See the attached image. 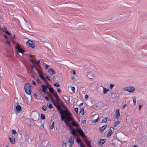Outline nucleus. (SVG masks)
<instances>
[{
    "label": "nucleus",
    "instance_id": "1",
    "mask_svg": "<svg viewBox=\"0 0 147 147\" xmlns=\"http://www.w3.org/2000/svg\"><path fill=\"white\" fill-rule=\"evenodd\" d=\"M55 97L56 98V101L53 99L51 101L54 105L55 106L57 109L59 111L63 110L60 106V102L61 100L57 94L55 95Z\"/></svg>",
    "mask_w": 147,
    "mask_h": 147
},
{
    "label": "nucleus",
    "instance_id": "2",
    "mask_svg": "<svg viewBox=\"0 0 147 147\" xmlns=\"http://www.w3.org/2000/svg\"><path fill=\"white\" fill-rule=\"evenodd\" d=\"M73 120V119L71 116L65 118V119L64 120V122L66 125L69 126L71 129H72V127L69 122L70 121L72 122Z\"/></svg>",
    "mask_w": 147,
    "mask_h": 147
},
{
    "label": "nucleus",
    "instance_id": "3",
    "mask_svg": "<svg viewBox=\"0 0 147 147\" xmlns=\"http://www.w3.org/2000/svg\"><path fill=\"white\" fill-rule=\"evenodd\" d=\"M31 116L34 120L36 121L38 120L39 115L37 112H32Z\"/></svg>",
    "mask_w": 147,
    "mask_h": 147
},
{
    "label": "nucleus",
    "instance_id": "4",
    "mask_svg": "<svg viewBox=\"0 0 147 147\" xmlns=\"http://www.w3.org/2000/svg\"><path fill=\"white\" fill-rule=\"evenodd\" d=\"M24 89L27 94H30L31 87L29 83H27L25 84L24 86Z\"/></svg>",
    "mask_w": 147,
    "mask_h": 147
},
{
    "label": "nucleus",
    "instance_id": "5",
    "mask_svg": "<svg viewBox=\"0 0 147 147\" xmlns=\"http://www.w3.org/2000/svg\"><path fill=\"white\" fill-rule=\"evenodd\" d=\"M123 90L125 91H127L129 92H133L135 90V88L133 86H129L124 88Z\"/></svg>",
    "mask_w": 147,
    "mask_h": 147
},
{
    "label": "nucleus",
    "instance_id": "6",
    "mask_svg": "<svg viewBox=\"0 0 147 147\" xmlns=\"http://www.w3.org/2000/svg\"><path fill=\"white\" fill-rule=\"evenodd\" d=\"M26 45L27 46L31 47L33 49L35 48L34 44L32 41L30 40H28V41L26 42Z\"/></svg>",
    "mask_w": 147,
    "mask_h": 147
},
{
    "label": "nucleus",
    "instance_id": "7",
    "mask_svg": "<svg viewBox=\"0 0 147 147\" xmlns=\"http://www.w3.org/2000/svg\"><path fill=\"white\" fill-rule=\"evenodd\" d=\"M75 131H77L82 137L84 138H86V137L84 134V133L82 131L80 127L79 129L77 128Z\"/></svg>",
    "mask_w": 147,
    "mask_h": 147
},
{
    "label": "nucleus",
    "instance_id": "8",
    "mask_svg": "<svg viewBox=\"0 0 147 147\" xmlns=\"http://www.w3.org/2000/svg\"><path fill=\"white\" fill-rule=\"evenodd\" d=\"M16 48L17 52L21 53L23 54L25 52L24 50L20 47L19 45L18 44L17 45Z\"/></svg>",
    "mask_w": 147,
    "mask_h": 147
},
{
    "label": "nucleus",
    "instance_id": "9",
    "mask_svg": "<svg viewBox=\"0 0 147 147\" xmlns=\"http://www.w3.org/2000/svg\"><path fill=\"white\" fill-rule=\"evenodd\" d=\"M113 144L115 147H120L121 145V143L119 140H116L113 143Z\"/></svg>",
    "mask_w": 147,
    "mask_h": 147
},
{
    "label": "nucleus",
    "instance_id": "10",
    "mask_svg": "<svg viewBox=\"0 0 147 147\" xmlns=\"http://www.w3.org/2000/svg\"><path fill=\"white\" fill-rule=\"evenodd\" d=\"M114 129L113 127L110 128L109 129L107 135V136L108 138L110 137L111 136V135L113 134V132L114 131Z\"/></svg>",
    "mask_w": 147,
    "mask_h": 147
},
{
    "label": "nucleus",
    "instance_id": "11",
    "mask_svg": "<svg viewBox=\"0 0 147 147\" xmlns=\"http://www.w3.org/2000/svg\"><path fill=\"white\" fill-rule=\"evenodd\" d=\"M41 87L42 88L41 91L44 93H45L46 92V90L48 88L47 85L46 84L42 85L41 86Z\"/></svg>",
    "mask_w": 147,
    "mask_h": 147
},
{
    "label": "nucleus",
    "instance_id": "12",
    "mask_svg": "<svg viewBox=\"0 0 147 147\" xmlns=\"http://www.w3.org/2000/svg\"><path fill=\"white\" fill-rule=\"evenodd\" d=\"M67 110L66 109H65L64 112L65 114V115L64 116L65 118L71 116V113L67 111Z\"/></svg>",
    "mask_w": 147,
    "mask_h": 147
},
{
    "label": "nucleus",
    "instance_id": "13",
    "mask_svg": "<svg viewBox=\"0 0 147 147\" xmlns=\"http://www.w3.org/2000/svg\"><path fill=\"white\" fill-rule=\"evenodd\" d=\"M60 114L61 115V118L62 121L64 120L65 119V117L63 115V113L64 112L63 110L61 111H59Z\"/></svg>",
    "mask_w": 147,
    "mask_h": 147
},
{
    "label": "nucleus",
    "instance_id": "14",
    "mask_svg": "<svg viewBox=\"0 0 147 147\" xmlns=\"http://www.w3.org/2000/svg\"><path fill=\"white\" fill-rule=\"evenodd\" d=\"M49 90V92L52 94H53L54 96H55V95H56V94H57L56 92H55L54 91V89L52 87H51L50 88H48Z\"/></svg>",
    "mask_w": 147,
    "mask_h": 147
},
{
    "label": "nucleus",
    "instance_id": "15",
    "mask_svg": "<svg viewBox=\"0 0 147 147\" xmlns=\"http://www.w3.org/2000/svg\"><path fill=\"white\" fill-rule=\"evenodd\" d=\"M106 141V139H101L98 143V145L99 146H101Z\"/></svg>",
    "mask_w": 147,
    "mask_h": 147
},
{
    "label": "nucleus",
    "instance_id": "16",
    "mask_svg": "<svg viewBox=\"0 0 147 147\" xmlns=\"http://www.w3.org/2000/svg\"><path fill=\"white\" fill-rule=\"evenodd\" d=\"M74 136H71L69 139L68 143L69 144H74Z\"/></svg>",
    "mask_w": 147,
    "mask_h": 147
},
{
    "label": "nucleus",
    "instance_id": "17",
    "mask_svg": "<svg viewBox=\"0 0 147 147\" xmlns=\"http://www.w3.org/2000/svg\"><path fill=\"white\" fill-rule=\"evenodd\" d=\"M87 77L90 79H92L94 77V75L92 72H89L87 74Z\"/></svg>",
    "mask_w": 147,
    "mask_h": 147
},
{
    "label": "nucleus",
    "instance_id": "18",
    "mask_svg": "<svg viewBox=\"0 0 147 147\" xmlns=\"http://www.w3.org/2000/svg\"><path fill=\"white\" fill-rule=\"evenodd\" d=\"M48 71L50 74L51 75H53L55 74V71H54V69H53L52 68H51L49 69L48 70Z\"/></svg>",
    "mask_w": 147,
    "mask_h": 147
},
{
    "label": "nucleus",
    "instance_id": "19",
    "mask_svg": "<svg viewBox=\"0 0 147 147\" xmlns=\"http://www.w3.org/2000/svg\"><path fill=\"white\" fill-rule=\"evenodd\" d=\"M71 126L72 125L74 126H78V124L76 121H72L71 123ZM72 127V126H71Z\"/></svg>",
    "mask_w": 147,
    "mask_h": 147
},
{
    "label": "nucleus",
    "instance_id": "20",
    "mask_svg": "<svg viewBox=\"0 0 147 147\" xmlns=\"http://www.w3.org/2000/svg\"><path fill=\"white\" fill-rule=\"evenodd\" d=\"M45 93L49 97L51 100V101L53 99V98L52 95L48 92H47Z\"/></svg>",
    "mask_w": 147,
    "mask_h": 147
},
{
    "label": "nucleus",
    "instance_id": "21",
    "mask_svg": "<svg viewBox=\"0 0 147 147\" xmlns=\"http://www.w3.org/2000/svg\"><path fill=\"white\" fill-rule=\"evenodd\" d=\"M116 116H115V118L116 119L118 118L120 116V114L119 112V110L117 109L116 110Z\"/></svg>",
    "mask_w": 147,
    "mask_h": 147
},
{
    "label": "nucleus",
    "instance_id": "22",
    "mask_svg": "<svg viewBox=\"0 0 147 147\" xmlns=\"http://www.w3.org/2000/svg\"><path fill=\"white\" fill-rule=\"evenodd\" d=\"M132 120V118L130 117H126V121L129 124L131 122Z\"/></svg>",
    "mask_w": 147,
    "mask_h": 147
},
{
    "label": "nucleus",
    "instance_id": "23",
    "mask_svg": "<svg viewBox=\"0 0 147 147\" xmlns=\"http://www.w3.org/2000/svg\"><path fill=\"white\" fill-rule=\"evenodd\" d=\"M16 110L17 111H22L21 107L20 105H17L16 107Z\"/></svg>",
    "mask_w": 147,
    "mask_h": 147
},
{
    "label": "nucleus",
    "instance_id": "24",
    "mask_svg": "<svg viewBox=\"0 0 147 147\" xmlns=\"http://www.w3.org/2000/svg\"><path fill=\"white\" fill-rule=\"evenodd\" d=\"M61 106L63 108H65V109H68L67 107L65 105L62 100L60 101V106L61 107Z\"/></svg>",
    "mask_w": 147,
    "mask_h": 147
},
{
    "label": "nucleus",
    "instance_id": "25",
    "mask_svg": "<svg viewBox=\"0 0 147 147\" xmlns=\"http://www.w3.org/2000/svg\"><path fill=\"white\" fill-rule=\"evenodd\" d=\"M107 127V125H104L102 126L100 128V129L101 131V132H102L105 130Z\"/></svg>",
    "mask_w": 147,
    "mask_h": 147
},
{
    "label": "nucleus",
    "instance_id": "26",
    "mask_svg": "<svg viewBox=\"0 0 147 147\" xmlns=\"http://www.w3.org/2000/svg\"><path fill=\"white\" fill-rule=\"evenodd\" d=\"M84 140L85 141L86 144L89 146H90V142L88 140H87L86 139H84Z\"/></svg>",
    "mask_w": 147,
    "mask_h": 147
},
{
    "label": "nucleus",
    "instance_id": "27",
    "mask_svg": "<svg viewBox=\"0 0 147 147\" xmlns=\"http://www.w3.org/2000/svg\"><path fill=\"white\" fill-rule=\"evenodd\" d=\"M103 93L104 94H106L109 91V89H107L104 87H103Z\"/></svg>",
    "mask_w": 147,
    "mask_h": 147
},
{
    "label": "nucleus",
    "instance_id": "28",
    "mask_svg": "<svg viewBox=\"0 0 147 147\" xmlns=\"http://www.w3.org/2000/svg\"><path fill=\"white\" fill-rule=\"evenodd\" d=\"M39 76L40 77L44 80L45 82L46 83H48V82L46 81L45 78L43 76H42V75H40L39 74Z\"/></svg>",
    "mask_w": 147,
    "mask_h": 147
},
{
    "label": "nucleus",
    "instance_id": "29",
    "mask_svg": "<svg viewBox=\"0 0 147 147\" xmlns=\"http://www.w3.org/2000/svg\"><path fill=\"white\" fill-rule=\"evenodd\" d=\"M35 68L36 69V71H37L39 75V74H40V75H42L43 74L42 73V71H40L36 67H35Z\"/></svg>",
    "mask_w": 147,
    "mask_h": 147
},
{
    "label": "nucleus",
    "instance_id": "30",
    "mask_svg": "<svg viewBox=\"0 0 147 147\" xmlns=\"http://www.w3.org/2000/svg\"><path fill=\"white\" fill-rule=\"evenodd\" d=\"M9 139L11 142L12 144H14L15 142V140L14 138H11L10 137H9Z\"/></svg>",
    "mask_w": 147,
    "mask_h": 147
},
{
    "label": "nucleus",
    "instance_id": "31",
    "mask_svg": "<svg viewBox=\"0 0 147 147\" xmlns=\"http://www.w3.org/2000/svg\"><path fill=\"white\" fill-rule=\"evenodd\" d=\"M71 133L73 135V136H75L76 134V131L74 129H73L71 131Z\"/></svg>",
    "mask_w": 147,
    "mask_h": 147
},
{
    "label": "nucleus",
    "instance_id": "32",
    "mask_svg": "<svg viewBox=\"0 0 147 147\" xmlns=\"http://www.w3.org/2000/svg\"><path fill=\"white\" fill-rule=\"evenodd\" d=\"M120 123V121H117L115 123V124H114V127H116Z\"/></svg>",
    "mask_w": 147,
    "mask_h": 147
},
{
    "label": "nucleus",
    "instance_id": "33",
    "mask_svg": "<svg viewBox=\"0 0 147 147\" xmlns=\"http://www.w3.org/2000/svg\"><path fill=\"white\" fill-rule=\"evenodd\" d=\"M29 57L31 58V59L34 60V61H35L36 59H35V56L34 55H30Z\"/></svg>",
    "mask_w": 147,
    "mask_h": 147
},
{
    "label": "nucleus",
    "instance_id": "34",
    "mask_svg": "<svg viewBox=\"0 0 147 147\" xmlns=\"http://www.w3.org/2000/svg\"><path fill=\"white\" fill-rule=\"evenodd\" d=\"M29 26H30V27H27V28H26V30L28 31V32H29L31 30V29L30 28H32V27L31 26H30V25H29Z\"/></svg>",
    "mask_w": 147,
    "mask_h": 147
},
{
    "label": "nucleus",
    "instance_id": "35",
    "mask_svg": "<svg viewBox=\"0 0 147 147\" xmlns=\"http://www.w3.org/2000/svg\"><path fill=\"white\" fill-rule=\"evenodd\" d=\"M107 118H104L102 120V123H105L107 121Z\"/></svg>",
    "mask_w": 147,
    "mask_h": 147
},
{
    "label": "nucleus",
    "instance_id": "36",
    "mask_svg": "<svg viewBox=\"0 0 147 147\" xmlns=\"http://www.w3.org/2000/svg\"><path fill=\"white\" fill-rule=\"evenodd\" d=\"M42 109L45 111H46L47 109V107L45 106L44 105L42 107Z\"/></svg>",
    "mask_w": 147,
    "mask_h": 147
},
{
    "label": "nucleus",
    "instance_id": "37",
    "mask_svg": "<svg viewBox=\"0 0 147 147\" xmlns=\"http://www.w3.org/2000/svg\"><path fill=\"white\" fill-rule=\"evenodd\" d=\"M133 99L134 102V105H135L136 104V98L135 97H134L133 98Z\"/></svg>",
    "mask_w": 147,
    "mask_h": 147
},
{
    "label": "nucleus",
    "instance_id": "38",
    "mask_svg": "<svg viewBox=\"0 0 147 147\" xmlns=\"http://www.w3.org/2000/svg\"><path fill=\"white\" fill-rule=\"evenodd\" d=\"M40 117H41V119H44L45 118V115L44 114H42L41 115Z\"/></svg>",
    "mask_w": 147,
    "mask_h": 147
},
{
    "label": "nucleus",
    "instance_id": "39",
    "mask_svg": "<svg viewBox=\"0 0 147 147\" xmlns=\"http://www.w3.org/2000/svg\"><path fill=\"white\" fill-rule=\"evenodd\" d=\"M57 87H58L60 85L59 84L58 82H56L53 85Z\"/></svg>",
    "mask_w": 147,
    "mask_h": 147
},
{
    "label": "nucleus",
    "instance_id": "40",
    "mask_svg": "<svg viewBox=\"0 0 147 147\" xmlns=\"http://www.w3.org/2000/svg\"><path fill=\"white\" fill-rule=\"evenodd\" d=\"M47 106L50 109H52L53 107L52 105L51 104H49L48 105H47Z\"/></svg>",
    "mask_w": 147,
    "mask_h": 147
},
{
    "label": "nucleus",
    "instance_id": "41",
    "mask_svg": "<svg viewBox=\"0 0 147 147\" xmlns=\"http://www.w3.org/2000/svg\"><path fill=\"white\" fill-rule=\"evenodd\" d=\"M54 122H53L52 124L51 125L50 127V128L51 129H52L54 128Z\"/></svg>",
    "mask_w": 147,
    "mask_h": 147
},
{
    "label": "nucleus",
    "instance_id": "42",
    "mask_svg": "<svg viewBox=\"0 0 147 147\" xmlns=\"http://www.w3.org/2000/svg\"><path fill=\"white\" fill-rule=\"evenodd\" d=\"M114 85L113 84H110V86H109L111 90H112V89L114 87Z\"/></svg>",
    "mask_w": 147,
    "mask_h": 147
},
{
    "label": "nucleus",
    "instance_id": "43",
    "mask_svg": "<svg viewBox=\"0 0 147 147\" xmlns=\"http://www.w3.org/2000/svg\"><path fill=\"white\" fill-rule=\"evenodd\" d=\"M71 90H72L73 92H74L75 91V89L74 87H71Z\"/></svg>",
    "mask_w": 147,
    "mask_h": 147
},
{
    "label": "nucleus",
    "instance_id": "44",
    "mask_svg": "<svg viewBox=\"0 0 147 147\" xmlns=\"http://www.w3.org/2000/svg\"><path fill=\"white\" fill-rule=\"evenodd\" d=\"M98 119H99V117H98V118L97 119H95V120H93L92 121L94 123H96L98 121Z\"/></svg>",
    "mask_w": 147,
    "mask_h": 147
},
{
    "label": "nucleus",
    "instance_id": "45",
    "mask_svg": "<svg viewBox=\"0 0 147 147\" xmlns=\"http://www.w3.org/2000/svg\"><path fill=\"white\" fill-rule=\"evenodd\" d=\"M12 134L13 135H15L16 133V132L15 130L12 129Z\"/></svg>",
    "mask_w": 147,
    "mask_h": 147
},
{
    "label": "nucleus",
    "instance_id": "46",
    "mask_svg": "<svg viewBox=\"0 0 147 147\" xmlns=\"http://www.w3.org/2000/svg\"><path fill=\"white\" fill-rule=\"evenodd\" d=\"M84 110L83 109H82L80 111V113L82 115H83L84 113Z\"/></svg>",
    "mask_w": 147,
    "mask_h": 147
},
{
    "label": "nucleus",
    "instance_id": "47",
    "mask_svg": "<svg viewBox=\"0 0 147 147\" xmlns=\"http://www.w3.org/2000/svg\"><path fill=\"white\" fill-rule=\"evenodd\" d=\"M29 60L32 63H35L34 60H33L31 59L30 58Z\"/></svg>",
    "mask_w": 147,
    "mask_h": 147
},
{
    "label": "nucleus",
    "instance_id": "48",
    "mask_svg": "<svg viewBox=\"0 0 147 147\" xmlns=\"http://www.w3.org/2000/svg\"><path fill=\"white\" fill-rule=\"evenodd\" d=\"M65 145H66V143H64V142L63 141L62 144V146L63 147L65 146Z\"/></svg>",
    "mask_w": 147,
    "mask_h": 147
},
{
    "label": "nucleus",
    "instance_id": "49",
    "mask_svg": "<svg viewBox=\"0 0 147 147\" xmlns=\"http://www.w3.org/2000/svg\"><path fill=\"white\" fill-rule=\"evenodd\" d=\"M7 28L5 26H4L3 28V30L4 32H5L7 31Z\"/></svg>",
    "mask_w": 147,
    "mask_h": 147
},
{
    "label": "nucleus",
    "instance_id": "50",
    "mask_svg": "<svg viewBox=\"0 0 147 147\" xmlns=\"http://www.w3.org/2000/svg\"><path fill=\"white\" fill-rule=\"evenodd\" d=\"M74 110L77 113H78V108H74Z\"/></svg>",
    "mask_w": 147,
    "mask_h": 147
},
{
    "label": "nucleus",
    "instance_id": "51",
    "mask_svg": "<svg viewBox=\"0 0 147 147\" xmlns=\"http://www.w3.org/2000/svg\"><path fill=\"white\" fill-rule=\"evenodd\" d=\"M35 62L37 64H38L40 63V60H38L37 61H36L35 60Z\"/></svg>",
    "mask_w": 147,
    "mask_h": 147
},
{
    "label": "nucleus",
    "instance_id": "52",
    "mask_svg": "<svg viewBox=\"0 0 147 147\" xmlns=\"http://www.w3.org/2000/svg\"><path fill=\"white\" fill-rule=\"evenodd\" d=\"M76 141L77 142L78 144L81 142V140L80 139L79 140L76 139Z\"/></svg>",
    "mask_w": 147,
    "mask_h": 147
},
{
    "label": "nucleus",
    "instance_id": "53",
    "mask_svg": "<svg viewBox=\"0 0 147 147\" xmlns=\"http://www.w3.org/2000/svg\"><path fill=\"white\" fill-rule=\"evenodd\" d=\"M5 32L8 35H11V34L8 31H6Z\"/></svg>",
    "mask_w": 147,
    "mask_h": 147
},
{
    "label": "nucleus",
    "instance_id": "54",
    "mask_svg": "<svg viewBox=\"0 0 147 147\" xmlns=\"http://www.w3.org/2000/svg\"><path fill=\"white\" fill-rule=\"evenodd\" d=\"M11 38L13 40V38H15V35L14 34L13 35H12L11 36Z\"/></svg>",
    "mask_w": 147,
    "mask_h": 147
},
{
    "label": "nucleus",
    "instance_id": "55",
    "mask_svg": "<svg viewBox=\"0 0 147 147\" xmlns=\"http://www.w3.org/2000/svg\"><path fill=\"white\" fill-rule=\"evenodd\" d=\"M6 43L8 44L9 45H10V42L9 41H8V40H7L6 41Z\"/></svg>",
    "mask_w": 147,
    "mask_h": 147
},
{
    "label": "nucleus",
    "instance_id": "56",
    "mask_svg": "<svg viewBox=\"0 0 147 147\" xmlns=\"http://www.w3.org/2000/svg\"><path fill=\"white\" fill-rule=\"evenodd\" d=\"M127 105L126 104H124L123 106V109H124L125 107H126Z\"/></svg>",
    "mask_w": 147,
    "mask_h": 147
},
{
    "label": "nucleus",
    "instance_id": "57",
    "mask_svg": "<svg viewBox=\"0 0 147 147\" xmlns=\"http://www.w3.org/2000/svg\"><path fill=\"white\" fill-rule=\"evenodd\" d=\"M32 84L34 85L35 86L36 85V82L34 81H32Z\"/></svg>",
    "mask_w": 147,
    "mask_h": 147
},
{
    "label": "nucleus",
    "instance_id": "58",
    "mask_svg": "<svg viewBox=\"0 0 147 147\" xmlns=\"http://www.w3.org/2000/svg\"><path fill=\"white\" fill-rule=\"evenodd\" d=\"M57 91L58 93H59L60 92H61V90L59 88H58Z\"/></svg>",
    "mask_w": 147,
    "mask_h": 147
},
{
    "label": "nucleus",
    "instance_id": "59",
    "mask_svg": "<svg viewBox=\"0 0 147 147\" xmlns=\"http://www.w3.org/2000/svg\"><path fill=\"white\" fill-rule=\"evenodd\" d=\"M88 96L87 95H86L85 96V98L86 99H87L88 98Z\"/></svg>",
    "mask_w": 147,
    "mask_h": 147
},
{
    "label": "nucleus",
    "instance_id": "60",
    "mask_svg": "<svg viewBox=\"0 0 147 147\" xmlns=\"http://www.w3.org/2000/svg\"><path fill=\"white\" fill-rule=\"evenodd\" d=\"M139 110H140V109H141V107H142V106L141 105H139Z\"/></svg>",
    "mask_w": 147,
    "mask_h": 147
},
{
    "label": "nucleus",
    "instance_id": "61",
    "mask_svg": "<svg viewBox=\"0 0 147 147\" xmlns=\"http://www.w3.org/2000/svg\"><path fill=\"white\" fill-rule=\"evenodd\" d=\"M31 66L32 69L34 68V67H35V66L34 65H31Z\"/></svg>",
    "mask_w": 147,
    "mask_h": 147
},
{
    "label": "nucleus",
    "instance_id": "62",
    "mask_svg": "<svg viewBox=\"0 0 147 147\" xmlns=\"http://www.w3.org/2000/svg\"><path fill=\"white\" fill-rule=\"evenodd\" d=\"M46 78L48 79L49 81H50L51 80L48 77V76H47L46 75Z\"/></svg>",
    "mask_w": 147,
    "mask_h": 147
},
{
    "label": "nucleus",
    "instance_id": "63",
    "mask_svg": "<svg viewBox=\"0 0 147 147\" xmlns=\"http://www.w3.org/2000/svg\"><path fill=\"white\" fill-rule=\"evenodd\" d=\"M82 105H83V103H81L79 105H78V106H79L81 107V106H82Z\"/></svg>",
    "mask_w": 147,
    "mask_h": 147
},
{
    "label": "nucleus",
    "instance_id": "64",
    "mask_svg": "<svg viewBox=\"0 0 147 147\" xmlns=\"http://www.w3.org/2000/svg\"><path fill=\"white\" fill-rule=\"evenodd\" d=\"M80 146L81 147H85L84 145H83L81 143L80 144Z\"/></svg>",
    "mask_w": 147,
    "mask_h": 147
}]
</instances>
